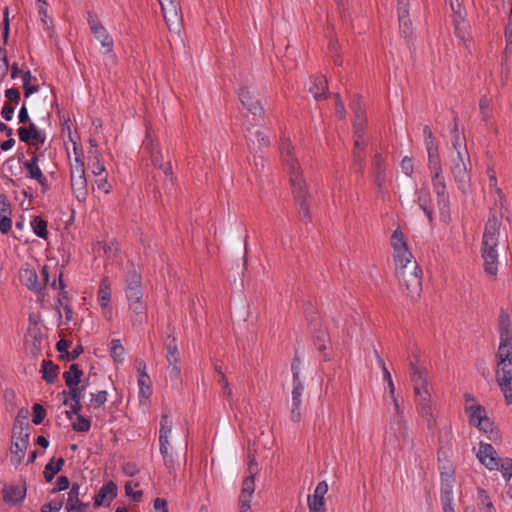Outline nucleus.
I'll return each mask as SVG.
<instances>
[{"mask_svg": "<svg viewBox=\"0 0 512 512\" xmlns=\"http://www.w3.org/2000/svg\"><path fill=\"white\" fill-rule=\"evenodd\" d=\"M391 245L398 281L405 288L407 297L416 301L422 292L421 270H419L400 228L394 230L391 236Z\"/></svg>", "mask_w": 512, "mask_h": 512, "instance_id": "obj_1", "label": "nucleus"}, {"mask_svg": "<svg viewBox=\"0 0 512 512\" xmlns=\"http://www.w3.org/2000/svg\"><path fill=\"white\" fill-rule=\"evenodd\" d=\"M499 346L496 353L495 380L506 403H512V323L508 312L500 310L498 318Z\"/></svg>", "mask_w": 512, "mask_h": 512, "instance_id": "obj_2", "label": "nucleus"}, {"mask_svg": "<svg viewBox=\"0 0 512 512\" xmlns=\"http://www.w3.org/2000/svg\"><path fill=\"white\" fill-rule=\"evenodd\" d=\"M279 150L283 167L289 174L292 193L298 206L299 217L303 222L309 223L312 220L310 212L311 195L308 191L306 181L302 176L299 161L294 156V147L289 139L282 138Z\"/></svg>", "mask_w": 512, "mask_h": 512, "instance_id": "obj_3", "label": "nucleus"}, {"mask_svg": "<svg viewBox=\"0 0 512 512\" xmlns=\"http://www.w3.org/2000/svg\"><path fill=\"white\" fill-rule=\"evenodd\" d=\"M502 213L490 210L482 237L481 256L484 270L490 276H496L498 271V253L496 247L500 235Z\"/></svg>", "mask_w": 512, "mask_h": 512, "instance_id": "obj_4", "label": "nucleus"}, {"mask_svg": "<svg viewBox=\"0 0 512 512\" xmlns=\"http://www.w3.org/2000/svg\"><path fill=\"white\" fill-rule=\"evenodd\" d=\"M477 458L487 469L500 471L506 480L512 477V459L500 458L491 444L481 442Z\"/></svg>", "mask_w": 512, "mask_h": 512, "instance_id": "obj_5", "label": "nucleus"}, {"mask_svg": "<svg viewBox=\"0 0 512 512\" xmlns=\"http://www.w3.org/2000/svg\"><path fill=\"white\" fill-rule=\"evenodd\" d=\"M466 162H470V157L464 146V151H458V156L451 160L450 165V171L454 180L463 193H467L470 183V174Z\"/></svg>", "mask_w": 512, "mask_h": 512, "instance_id": "obj_6", "label": "nucleus"}, {"mask_svg": "<svg viewBox=\"0 0 512 512\" xmlns=\"http://www.w3.org/2000/svg\"><path fill=\"white\" fill-rule=\"evenodd\" d=\"M71 189L79 202H84L88 195L87 180L85 177L84 161L75 158V164L71 166Z\"/></svg>", "mask_w": 512, "mask_h": 512, "instance_id": "obj_7", "label": "nucleus"}, {"mask_svg": "<svg viewBox=\"0 0 512 512\" xmlns=\"http://www.w3.org/2000/svg\"><path fill=\"white\" fill-rule=\"evenodd\" d=\"M431 180L434 191L437 195V205L441 217L445 222L449 220V195L446 192V183L442 173H431Z\"/></svg>", "mask_w": 512, "mask_h": 512, "instance_id": "obj_8", "label": "nucleus"}, {"mask_svg": "<svg viewBox=\"0 0 512 512\" xmlns=\"http://www.w3.org/2000/svg\"><path fill=\"white\" fill-rule=\"evenodd\" d=\"M164 349L166 351L169 376L171 379H179L181 370L178 365L180 357L176 337L167 335L164 340Z\"/></svg>", "mask_w": 512, "mask_h": 512, "instance_id": "obj_9", "label": "nucleus"}, {"mask_svg": "<svg viewBox=\"0 0 512 512\" xmlns=\"http://www.w3.org/2000/svg\"><path fill=\"white\" fill-rule=\"evenodd\" d=\"M29 326L25 335L26 348L33 357L37 356L41 350V344L44 340V334L41 330L40 324L33 320L30 316Z\"/></svg>", "mask_w": 512, "mask_h": 512, "instance_id": "obj_10", "label": "nucleus"}, {"mask_svg": "<svg viewBox=\"0 0 512 512\" xmlns=\"http://www.w3.org/2000/svg\"><path fill=\"white\" fill-rule=\"evenodd\" d=\"M161 8L166 25L170 32H180L182 29V18L175 0L165 2L161 0Z\"/></svg>", "mask_w": 512, "mask_h": 512, "instance_id": "obj_11", "label": "nucleus"}, {"mask_svg": "<svg viewBox=\"0 0 512 512\" xmlns=\"http://www.w3.org/2000/svg\"><path fill=\"white\" fill-rule=\"evenodd\" d=\"M125 294L128 301L142 300L141 275L134 267L128 269L125 273Z\"/></svg>", "mask_w": 512, "mask_h": 512, "instance_id": "obj_12", "label": "nucleus"}, {"mask_svg": "<svg viewBox=\"0 0 512 512\" xmlns=\"http://www.w3.org/2000/svg\"><path fill=\"white\" fill-rule=\"evenodd\" d=\"M17 132L19 139L29 145H43L45 143V134L33 122H29L27 127H20Z\"/></svg>", "mask_w": 512, "mask_h": 512, "instance_id": "obj_13", "label": "nucleus"}, {"mask_svg": "<svg viewBox=\"0 0 512 512\" xmlns=\"http://www.w3.org/2000/svg\"><path fill=\"white\" fill-rule=\"evenodd\" d=\"M416 395V404L418 407L419 414L425 418L428 429H432L434 426L433 410L431 404V395L428 389H424L421 394Z\"/></svg>", "mask_w": 512, "mask_h": 512, "instance_id": "obj_14", "label": "nucleus"}, {"mask_svg": "<svg viewBox=\"0 0 512 512\" xmlns=\"http://www.w3.org/2000/svg\"><path fill=\"white\" fill-rule=\"evenodd\" d=\"M238 94L242 105L246 107L248 111H250L254 116H263L264 109L249 87H240Z\"/></svg>", "mask_w": 512, "mask_h": 512, "instance_id": "obj_15", "label": "nucleus"}, {"mask_svg": "<svg viewBox=\"0 0 512 512\" xmlns=\"http://www.w3.org/2000/svg\"><path fill=\"white\" fill-rule=\"evenodd\" d=\"M328 491V484L326 481H321L317 484L313 495L308 496L309 512H325L324 496Z\"/></svg>", "mask_w": 512, "mask_h": 512, "instance_id": "obj_16", "label": "nucleus"}, {"mask_svg": "<svg viewBox=\"0 0 512 512\" xmlns=\"http://www.w3.org/2000/svg\"><path fill=\"white\" fill-rule=\"evenodd\" d=\"M117 496V485L113 481L105 483L94 496V506H109Z\"/></svg>", "mask_w": 512, "mask_h": 512, "instance_id": "obj_17", "label": "nucleus"}, {"mask_svg": "<svg viewBox=\"0 0 512 512\" xmlns=\"http://www.w3.org/2000/svg\"><path fill=\"white\" fill-rule=\"evenodd\" d=\"M20 281L23 285H25L29 290L34 291L36 293H41L43 290V285L39 281L37 272L34 268L26 267L20 270L19 274Z\"/></svg>", "mask_w": 512, "mask_h": 512, "instance_id": "obj_18", "label": "nucleus"}, {"mask_svg": "<svg viewBox=\"0 0 512 512\" xmlns=\"http://www.w3.org/2000/svg\"><path fill=\"white\" fill-rule=\"evenodd\" d=\"M28 444H29V434H25L24 437L17 438V439L12 438L10 451L12 454L11 462L14 465L17 466L22 462V460L25 456V452L28 447Z\"/></svg>", "mask_w": 512, "mask_h": 512, "instance_id": "obj_19", "label": "nucleus"}, {"mask_svg": "<svg viewBox=\"0 0 512 512\" xmlns=\"http://www.w3.org/2000/svg\"><path fill=\"white\" fill-rule=\"evenodd\" d=\"M366 143L364 140H354L353 150H352V168L355 172L363 173L364 172V164L366 158Z\"/></svg>", "mask_w": 512, "mask_h": 512, "instance_id": "obj_20", "label": "nucleus"}, {"mask_svg": "<svg viewBox=\"0 0 512 512\" xmlns=\"http://www.w3.org/2000/svg\"><path fill=\"white\" fill-rule=\"evenodd\" d=\"M26 495V485L25 483H20L17 485H9L3 490V500L6 503H10L16 505L22 502Z\"/></svg>", "mask_w": 512, "mask_h": 512, "instance_id": "obj_21", "label": "nucleus"}, {"mask_svg": "<svg viewBox=\"0 0 512 512\" xmlns=\"http://www.w3.org/2000/svg\"><path fill=\"white\" fill-rule=\"evenodd\" d=\"M374 183L379 191H382L386 182L385 161L381 154L376 153L372 161Z\"/></svg>", "mask_w": 512, "mask_h": 512, "instance_id": "obj_22", "label": "nucleus"}, {"mask_svg": "<svg viewBox=\"0 0 512 512\" xmlns=\"http://www.w3.org/2000/svg\"><path fill=\"white\" fill-rule=\"evenodd\" d=\"M303 391V383L301 381H293L291 419L294 422H299L301 419L300 407Z\"/></svg>", "mask_w": 512, "mask_h": 512, "instance_id": "obj_23", "label": "nucleus"}, {"mask_svg": "<svg viewBox=\"0 0 512 512\" xmlns=\"http://www.w3.org/2000/svg\"><path fill=\"white\" fill-rule=\"evenodd\" d=\"M129 302V309L131 311V321L134 327L142 326L147 320V314L142 300H131Z\"/></svg>", "mask_w": 512, "mask_h": 512, "instance_id": "obj_24", "label": "nucleus"}, {"mask_svg": "<svg viewBox=\"0 0 512 512\" xmlns=\"http://www.w3.org/2000/svg\"><path fill=\"white\" fill-rule=\"evenodd\" d=\"M309 92L313 94L316 100L326 99L328 93V83L326 78L322 75L312 77Z\"/></svg>", "mask_w": 512, "mask_h": 512, "instance_id": "obj_25", "label": "nucleus"}, {"mask_svg": "<svg viewBox=\"0 0 512 512\" xmlns=\"http://www.w3.org/2000/svg\"><path fill=\"white\" fill-rule=\"evenodd\" d=\"M411 368V381L414 383V393L421 394L424 389H427V380L424 371L418 368L415 364H410Z\"/></svg>", "mask_w": 512, "mask_h": 512, "instance_id": "obj_26", "label": "nucleus"}, {"mask_svg": "<svg viewBox=\"0 0 512 512\" xmlns=\"http://www.w3.org/2000/svg\"><path fill=\"white\" fill-rule=\"evenodd\" d=\"M409 0H397V12L399 25L404 30L412 28V22L409 18Z\"/></svg>", "mask_w": 512, "mask_h": 512, "instance_id": "obj_27", "label": "nucleus"}, {"mask_svg": "<svg viewBox=\"0 0 512 512\" xmlns=\"http://www.w3.org/2000/svg\"><path fill=\"white\" fill-rule=\"evenodd\" d=\"M465 413L468 415L469 423L474 426L480 424L481 420L487 416L485 408L480 404L466 405Z\"/></svg>", "mask_w": 512, "mask_h": 512, "instance_id": "obj_28", "label": "nucleus"}, {"mask_svg": "<svg viewBox=\"0 0 512 512\" xmlns=\"http://www.w3.org/2000/svg\"><path fill=\"white\" fill-rule=\"evenodd\" d=\"M83 376V370L80 369L78 364H71L69 370L63 373V378L67 387H72L80 384Z\"/></svg>", "mask_w": 512, "mask_h": 512, "instance_id": "obj_29", "label": "nucleus"}, {"mask_svg": "<svg viewBox=\"0 0 512 512\" xmlns=\"http://www.w3.org/2000/svg\"><path fill=\"white\" fill-rule=\"evenodd\" d=\"M23 410H20L17 414L13 430H12V438L17 439L24 437L25 434H29V423L27 422V414L28 411H25V415L23 416V421H20L21 413Z\"/></svg>", "mask_w": 512, "mask_h": 512, "instance_id": "obj_30", "label": "nucleus"}, {"mask_svg": "<svg viewBox=\"0 0 512 512\" xmlns=\"http://www.w3.org/2000/svg\"><path fill=\"white\" fill-rule=\"evenodd\" d=\"M59 366L54 364L51 360H44L42 362V378L47 384H53L58 376Z\"/></svg>", "mask_w": 512, "mask_h": 512, "instance_id": "obj_31", "label": "nucleus"}, {"mask_svg": "<svg viewBox=\"0 0 512 512\" xmlns=\"http://www.w3.org/2000/svg\"><path fill=\"white\" fill-rule=\"evenodd\" d=\"M110 299L111 285L109 279L106 277L101 280L98 290V302L101 308H107L108 304H110Z\"/></svg>", "mask_w": 512, "mask_h": 512, "instance_id": "obj_32", "label": "nucleus"}, {"mask_svg": "<svg viewBox=\"0 0 512 512\" xmlns=\"http://www.w3.org/2000/svg\"><path fill=\"white\" fill-rule=\"evenodd\" d=\"M32 155V158L30 160L25 161L23 163V166L28 172V177L31 179H36L43 174L38 164L41 154L32 152Z\"/></svg>", "mask_w": 512, "mask_h": 512, "instance_id": "obj_33", "label": "nucleus"}, {"mask_svg": "<svg viewBox=\"0 0 512 512\" xmlns=\"http://www.w3.org/2000/svg\"><path fill=\"white\" fill-rule=\"evenodd\" d=\"M89 153L91 154V164L89 163V165L92 169V173L94 174V176H105V173H107V171L101 159V155L98 153L97 150L89 151Z\"/></svg>", "mask_w": 512, "mask_h": 512, "instance_id": "obj_34", "label": "nucleus"}, {"mask_svg": "<svg viewBox=\"0 0 512 512\" xmlns=\"http://www.w3.org/2000/svg\"><path fill=\"white\" fill-rule=\"evenodd\" d=\"M31 227L33 232L42 239H47L48 230H47V221L44 220L41 216H35L31 221Z\"/></svg>", "mask_w": 512, "mask_h": 512, "instance_id": "obj_35", "label": "nucleus"}, {"mask_svg": "<svg viewBox=\"0 0 512 512\" xmlns=\"http://www.w3.org/2000/svg\"><path fill=\"white\" fill-rule=\"evenodd\" d=\"M87 385H88L87 383H84L82 385L78 384L76 386L68 387L69 390L68 391L63 390L62 395L67 396L66 398H68L70 401H81Z\"/></svg>", "mask_w": 512, "mask_h": 512, "instance_id": "obj_36", "label": "nucleus"}, {"mask_svg": "<svg viewBox=\"0 0 512 512\" xmlns=\"http://www.w3.org/2000/svg\"><path fill=\"white\" fill-rule=\"evenodd\" d=\"M327 342H329L327 333L325 331H319L314 338V344L319 351L323 352L324 361H329L331 359V355L325 352L327 349Z\"/></svg>", "mask_w": 512, "mask_h": 512, "instance_id": "obj_37", "label": "nucleus"}, {"mask_svg": "<svg viewBox=\"0 0 512 512\" xmlns=\"http://www.w3.org/2000/svg\"><path fill=\"white\" fill-rule=\"evenodd\" d=\"M38 13L41 18V21L44 24L45 30H50L53 28V21L47 14V3L43 0H36Z\"/></svg>", "mask_w": 512, "mask_h": 512, "instance_id": "obj_38", "label": "nucleus"}, {"mask_svg": "<svg viewBox=\"0 0 512 512\" xmlns=\"http://www.w3.org/2000/svg\"><path fill=\"white\" fill-rule=\"evenodd\" d=\"M476 427L485 433H489V439L492 441H496L499 438L498 432L493 428V422L485 416L480 424H476Z\"/></svg>", "mask_w": 512, "mask_h": 512, "instance_id": "obj_39", "label": "nucleus"}, {"mask_svg": "<svg viewBox=\"0 0 512 512\" xmlns=\"http://www.w3.org/2000/svg\"><path fill=\"white\" fill-rule=\"evenodd\" d=\"M365 115H356L353 121L354 140H364Z\"/></svg>", "mask_w": 512, "mask_h": 512, "instance_id": "obj_40", "label": "nucleus"}, {"mask_svg": "<svg viewBox=\"0 0 512 512\" xmlns=\"http://www.w3.org/2000/svg\"><path fill=\"white\" fill-rule=\"evenodd\" d=\"M138 385L140 398L148 399L152 394L149 375H140Z\"/></svg>", "mask_w": 512, "mask_h": 512, "instance_id": "obj_41", "label": "nucleus"}, {"mask_svg": "<svg viewBox=\"0 0 512 512\" xmlns=\"http://www.w3.org/2000/svg\"><path fill=\"white\" fill-rule=\"evenodd\" d=\"M81 486L78 483H73L68 493V499L66 503V509L74 507L81 499Z\"/></svg>", "mask_w": 512, "mask_h": 512, "instance_id": "obj_42", "label": "nucleus"}, {"mask_svg": "<svg viewBox=\"0 0 512 512\" xmlns=\"http://www.w3.org/2000/svg\"><path fill=\"white\" fill-rule=\"evenodd\" d=\"M392 402L394 405L395 413H394V417H393V423L391 424V429H394V425H396L397 429L400 430L404 424V413L400 407V404H399L397 398H393Z\"/></svg>", "mask_w": 512, "mask_h": 512, "instance_id": "obj_43", "label": "nucleus"}, {"mask_svg": "<svg viewBox=\"0 0 512 512\" xmlns=\"http://www.w3.org/2000/svg\"><path fill=\"white\" fill-rule=\"evenodd\" d=\"M428 168L430 170V173H442V165L439 151L428 153Z\"/></svg>", "mask_w": 512, "mask_h": 512, "instance_id": "obj_44", "label": "nucleus"}, {"mask_svg": "<svg viewBox=\"0 0 512 512\" xmlns=\"http://www.w3.org/2000/svg\"><path fill=\"white\" fill-rule=\"evenodd\" d=\"M88 406L94 409L100 408L107 401V391L101 390L97 393H91Z\"/></svg>", "mask_w": 512, "mask_h": 512, "instance_id": "obj_45", "label": "nucleus"}, {"mask_svg": "<svg viewBox=\"0 0 512 512\" xmlns=\"http://www.w3.org/2000/svg\"><path fill=\"white\" fill-rule=\"evenodd\" d=\"M452 488V480L449 477L445 481H442L440 490L441 503L452 502Z\"/></svg>", "mask_w": 512, "mask_h": 512, "instance_id": "obj_46", "label": "nucleus"}, {"mask_svg": "<svg viewBox=\"0 0 512 512\" xmlns=\"http://www.w3.org/2000/svg\"><path fill=\"white\" fill-rule=\"evenodd\" d=\"M110 352L115 362L123 361L124 347L119 339H113L110 343Z\"/></svg>", "mask_w": 512, "mask_h": 512, "instance_id": "obj_47", "label": "nucleus"}, {"mask_svg": "<svg viewBox=\"0 0 512 512\" xmlns=\"http://www.w3.org/2000/svg\"><path fill=\"white\" fill-rule=\"evenodd\" d=\"M255 138H256V140H254V139L250 140L251 144H249V147L252 150H255L256 148L261 149L262 147H268L270 145L269 138L266 137L260 131L255 132Z\"/></svg>", "mask_w": 512, "mask_h": 512, "instance_id": "obj_48", "label": "nucleus"}, {"mask_svg": "<svg viewBox=\"0 0 512 512\" xmlns=\"http://www.w3.org/2000/svg\"><path fill=\"white\" fill-rule=\"evenodd\" d=\"M76 421L72 424V428L76 432H88L91 427V422L89 419L85 418L82 415H76Z\"/></svg>", "mask_w": 512, "mask_h": 512, "instance_id": "obj_49", "label": "nucleus"}, {"mask_svg": "<svg viewBox=\"0 0 512 512\" xmlns=\"http://www.w3.org/2000/svg\"><path fill=\"white\" fill-rule=\"evenodd\" d=\"M255 491V478L252 476H246L242 483L241 495L252 497Z\"/></svg>", "mask_w": 512, "mask_h": 512, "instance_id": "obj_50", "label": "nucleus"}, {"mask_svg": "<svg viewBox=\"0 0 512 512\" xmlns=\"http://www.w3.org/2000/svg\"><path fill=\"white\" fill-rule=\"evenodd\" d=\"M33 410V416H32V422L35 425H39L43 422L45 416H46V410L41 404L35 403L32 407Z\"/></svg>", "mask_w": 512, "mask_h": 512, "instance_id": "obj_51", "label": "nucleus"}, {"mask_svg": "<svg viewBox=\"0 0 512 512\" xmlns=\"http://www.w3.org/2000/svg\"><path fill=\"white\" fill-rule=\"evenodd\" d=\"M215 370L216 372L218 373L219 375V384L222 386V389H223V394L228 397V398H231L232 396V390L230 389L229 387V383H228V380L225 376V374L223 373V371L221 370L220 367L216 366L215 367Z\"/></svg>", "mask_w": 512, "mask_h": 512, "instance_id": "obj_52", "label": "nucleus"}, {"mask_svg": "<svg viewBox=\"0 0 512 512\" xmlns=\"http://www.w3.org/2000/svg\"><path fill=\"white\" fill-rule=\"evenodd\" d=\"M63 404L65 406H69L71 409L70 411H66V415L69 419L72 418V414L81 415L80 411L82 410L83 407L81 401H70L68 398H65Z\"/></svg>", "mask_w": 512, "mask_h": 512, "instance_id": "obj_53", "label": "nucleus"}, {"mask_svg": "<svg viewBox=\"0 0 512 512\" xmlns=\"http://www.w3.org/2000/svg\"><path fill=\"white\" fill-rule=\"evenodd\" d=\"M95 182L97 184V188L106 194L112 191V184L108 181V173H105V176H96Z\"/></svg>", "mask_w": 512, "mask_h": 512, "instance_id": "obj_54", "label": "nucleus"}, {"mask_svg": "<svg viewBox=\"0 0 512 512\" xmlns=\"http://www.w3.org/2000/svg\"><path fill=\"white\" fill-rule=\"evenodd\" d=\"M60 471H56V468L54 466V458H52L45 466L43 475L47 482H51L55 475L59 473Z\"/></svg>", "mask_w": 512, "mask_h": 512, "instance_id": "obj_55", "label": "nucleus"}, {"mask_svg": "<svg viewBox=\"0 0 512 512\" xmlns=\"http://www.w3.org/2000/svg\"><path fill=\"white\" fill-rule=\"evenodd\" d=\"M489 99L487 96H482L479 100V109L482 115V120L487 121L491 117V113L488 111Z\"/></svg>", "mask_w": 512, "mask_h": 512, "instance_id": "obj_56", "label": "nucleus"}, {"mask_svg": "<svg viewBox=\"0 0 512 512\" xmlns=\"http://www.w3.org/2000/svg\"><path fill=\"white\" fill-rule=\"evenodd\" d=\"M96 38L101 43L102 47L106 49L107 53L112 52L113 39L110 34H96Z\"/></svg>", "mask_w": 512, "mask_h": 512, "instance_id": "obj_57", "label": "nucleus"}, {"mask_svg": "<svg viewBox=\"0 0 512 512\" xmlns=\"http://www.w3.org/2000/svg\"><path fill=\"white\" fill-rule=\"evenodd\" d=\"M171 421L167 414L161 416L159 435H170L171 433Z\"/></svg>", "mask_w": 512, "mask_h": 512, "instance_id": "obj_58", "label": "nucleus"}, {"mask_svg": "<svg viewBox=\"0 0 512 512\" xmlns=\"http://www.w3.org/2000/svg\"><path fill=\"white\" fill-rule=\"evenodd\" d=\"M62 505V500H52L41 507V512H58Z\"/></svg>", "mask_w": 512, "mask_h": 512, "instance_id": "obj_59", "label": "nucleus"}, {"mask_svg": "<svg viewBox=\"0 0 512 512\" xmlns=\"http://www.w3.org/2000/svg\"><path fill=\"white\" fill-rule=\"evenodd\" d=\"M84 352L82 345H77L72 351H68L66 355H60L63 360L73 361Z\"/></svg>", "mask_w": 512, "mask_h": 512, "instance_id": "obj_60", "label": "nucleus"}, {"mask_svg": "<svg viewBox=\"0 0 512 512\" xmlns=\"http://www.w3.org/2000/svg\"><path fill=\"white\" fill-rule=\"evenodd\" d=\"M248 476H252L255 478V475L258 473V463L256 461L255 455L253 453H249L248 455Z\"/></svg>", "mask_w": 512, "mask_h": 512, "instance_id": "obj_61", "label": "nucleus"}, {"mask_svg": "<svg viewBox=\"0 0 512 512\" xmlns=\"http://www.w3.org/2000/svg\"><path fill=\"white\" fill-rule=\"evenodd\" d=\"M70 481L66 476H59L56 481L55 487L52 489V493L60 492L69 488Z\"/></svg>", "mask_w": 512, "mask_h": 512, "instance_id": "obj_62", "label": "nucleus"}, {"mask_svg": "<svg viewBox=\"0 0 512 512\" xmlns=\"http://www.w3.org/2000/svg\"><path fill=\"white\" fill-rule=\"evenodd\" d=\"M11 207L8 198L4 194H0V217L3 215L10 216Z\"/></svg>", "mask_w": 512, "mask_h": 512, "instance_id": "obj_63", "label": "nucleus"}, {"mask_svg": "<svg viewBox=\"0 0 512 512\" xmlns=\"http://www.w3.org/2000/svg\"><path fill=\"white\" fill-rule=\"evenodd\" d=\"M251 499L252 497L241 495L239 496V508L240 512H252L251 510Z\"/></svg>", "mask_w": 512, "mask_h": 512, "instance_id": "obj_64", "label": "nucleus"}]
</instances>
